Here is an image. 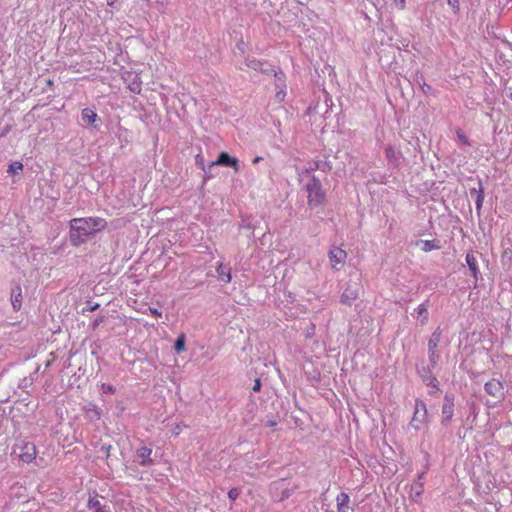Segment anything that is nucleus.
Returning <instances> with one entry per match:
<instances>
[{
    "label": "nucleus",
    "mask_w": 512,
    "mask_h": 512,
    "mask_svg": "<svg viewBox=\"0 0 512 512\" xmlns=\"http://www.w3.org/2000/svg\"><path fill=\"white\" fill-rule=\"evenodd\" d=\"M415 311L418 318L422 319V324H425L428 321V305L426 303H421L418 305Z\"/></svg>",
    "instance_id": "nucleus-19"
},
{
    "label": "nucleus",
    "mask_w": 512,
    "mask_h": 512,
    "mask_svg": "<svg viewBox=\"0 0 512 512\" xmlns=\"http://www.w3.org/2000/svg\"><path fill=\"white\" fill-rule=\"evenodd\" d=\"M260 388H261V383H260V380H259V379H257V380L255 381L254 386H253V391L258 392V391H260Z\"/></svg>",
    "instance_id": "nucleus-33"
},
{
    "label": "nucleus",
    "mask_w": 512,
    "mask_h": 512,
    "mask_svg": "<svg viewBox=\"0 0 512 512\" xmlns=\"http://www.w3.org/2000/svg\"><path fill=\"white\" fill-rule=\"evenodd\" d=\"M484 389L487 394L496 399V402L492 406L496 403H500L505 398L504 384L498 379L493 378L487 381L484 385Z\"/></svg>",
    "instance_id": "nucleus-4"
},
{
    "label": "nucleus",
    "mask_w": 512,
    "mask_h": 512,
    "mask_svg": "<svg viewBox=\"0 0 512 512\" xmlns=\"http://www.w3.org/2000/svg\"><path fill=\"white\" fill-rule=\"evenodd\" d=\"M216 272L218 274V277L221 281L225 282V283H230L231 282V279H232V276H231V271L230 269L226 268L223 263H219L217 268H216Z\"/></svg>",
    "instance_id": "nucleus-16"
},
{
    "label": "nucleus",
    "mask_w": 512,
    "mask_h": 512,
    "mask_svg": "<svg viewBox=\"0 0 512 512\" xmlns=\"http://www.w3.org/2000/svg\"><path fill=\"white\" fill-rule=\"evenodd\" d=\"M148 311L150 312V314L156 318L158 317H161L162 316V312L159 311L158 309L156 308H153V307H149Z\"/></svg>",
    "instance_id": "nucleus-29"
},
{
    "label": "nucleus",
    "mask_w": 512,
    "mask_h": 512,
    "mask_svg": "<svg viewBox=\"0 0 512 512\" xmlns=\"http://www.w3.org/2000/svg\"><path fill=\"white\" fill-rule=\"evenodd\" d=\"M412 490L415 491L416 496H421L423 492L422 484H418L412 487Z\"/></svg>",
    "instance_id": "nucleus-32"
},
{
    "label": "nucleus",
    "mask_w": 512,
    "mask_h": 512,
    "mask_svg": "<svg viewBox=\"0 0 512 512\" xmlns=\"http://www.w3.org/2000/svg\"><path fill=\"white\" fill-rule=\"evenodd\" d=\"M422 244H423L422 250L425 251V252H429V251H432L434 249H439L440 248V246L435 244V241H433V240L423 241Z\"/></svg>",
    "instance_id": "nucleus-23"
},
{
    "label": "nucleus",
    "mask_w": 512,
    "mask_h": 512,
    "mask_svg": "<svg viewBox=\"0 0 512 512\" xmlns=\"http://www.w3.org/2000/svg\"><path fill=\"white\" fill-rule=\"evenodd\" d=\"M246 65L247 67L252 68L254 70H259L262 67V63L257 59L247 61Z\"/></svg>",
    "instance_id": "nucleus-25"
},
{
    "label": "nucleus",
    "mask_w": 512,
    "mask_h": 512,
    "mask_svg": "<svg viewBox=\"0 0 512 512\" xmlns=\"http://www.w3.org/2000/svg\"><path fill=\"white\" fill-rule=\"evenodd\" d=\"M151 454H152V449L148 448L146 446H143V447H140L139 449H137V455L139 458H141L140 464L143 466L152 463V460L150 458Z\"/></svg>",
    "instance_id": "nucleus-15"
},
{
    "label": "nucleus",
    "mask_w": 512,
    "mask_h": 512,
    "mask_svg": "<svg viewBox=\"0 0 512 512\" xmlns=\"http://www.w3.org/2000/svg\"><path fill=\"white\" fill-rule=\"evenodd\" d=\"M510 98L512 99V92L510 93Z\"/></svg>",
    "instance_id": "nucleus-41"
},
{
    "label": "nucleus",
    "mask_w": 512,
    "mask_h": 512,
    "mask_svg": "<svg viewBox=\"0 0 512 512\" xmlns=\"http://www.w3.org/2000/svg\"><path fill=\"white\" fill-rule=\"evenodd\" d=\"M441 341V330L437 328L431 335L428 341V352H429V361L432 367H435L439 361V353L437 351L438 345Z\"/></svg>",
    "instance_id": "nucleus-5"
},
{
    "label": "nucleus",
    "mask_w": 512,
    "mask_h": 512,
    "mask_svg": "<svg viewBox=\"0 0 512 512\" xmlns=\"http://www.w3.org/2000/svg\"><path fill=\"white\" fill-rule=\"evenodd\" d=\"M187 426L185 424H176L173 429H172V435L174 437H177L181 434V432L183 431L184 428H186Z\"/></svg>",
    "instance_id": "nucleus-26"
},
{
    "label": "nucleus",
    "mask_w": 512,
    "mask_h": 512,
    "mask_svg": "<svg viewBox=\"0 0 512 512\" xmlns=\"http://www.w3.org/2000/svg\"><path fill=\"white\" fill-rule=\"evenodd\" d=\"M210 166H229L232 167L235 172H238L240 169L238 159L231 157L227 152H221L217 160L212 162Z\"/></svg>",
    "instance_id": "nucleus-9"
},
{
    "label": "nucleus",
    "mask_w": 512,
    "mask_h": 512,
    "mask_svg": "<svg viewBox=\"0 0 512 512\" xmlns=\"http://www.w3.org/2000/svg\"><path fill=\"white\" fill-rule=\"evenodd\" d=\"M132 91L137 92V93H140V88L138 87V89H137V90H136V89H134V88H132Z\"/></svg>",
    "instance_id": "nucleus-38"
},
{
    "label": "nucleus",
    "mask_w": 512,
    "mask_h": 512,
    "mask_svg": "<svg viewBox=\"0 0 512 512\" xmlns=\"http://www.w3.org/2000/svg\"><path fill=\"white\" fill-rule=\"evenodd\" d=\"M107 226V221L101 217L74 218L70 221V242L73 246H79L89 236L105 230Z\"/></svg>",
    "instance_id": "nucleus-1"
},
{
    "label": "nucleus",
    "mask_w": 512,
    "mask_h": 512,
    "mask_svg": "<svg viewBox=\"0 0 512 512\" xmlns=\"http://www.w3.org/2000/svg\"><path fill=\"white\" fill-rule=\"evenodd\" d=\"M102 389L105 393L113 394L115 392V388L112 385H102Z\"/></svg>",
    "instance_id": "nucleus-31"
},
{
    "label": "nucleus",
    "mask_w": 512,
    "mask_h": 512,
    "mask_svg": "<svg viewBox=\"0 0 512 512\" xmlns=\"http://www.w3.org/2000/svg\"><path fill=\"white\" fill-rule=\"evenodd\" d=\"M240 495V490L238 488H231L228 492V497L230 500L235 501Z\"/></svg>",
    "instance_id": "nucleus-28"
},
{
    "label": "nucleus",
    "mask_w": 512,
    "mask_h": 512,
    "mask_svg": "<svg viewBox=\"0 0 512 512\" xmlns=\"http://www.w3.org/2000/svg\"><path fill=\"white\" fill-rule=\"evenodd\" d=\"M385 156L393 164L398 162V151L391 145L385 147Z\"/></svg>",
    "instance_id": "nucleus-18"
},
{
    "label": "nucleus",
    "mask_w": 512,
    "mask_h": 512,
    "mask_svg": "<svg viewBox=\"0 0 512 512\" xmlns=\"http://www.w3.org/2000/svg\"><path fill=\"white\" fill-rule=\"evenodd\" d=\"M454 407V396L450 394H445L444 402L441 409V422L443 425H447L451 422L454 415Z\"/></svg>",
    "instance_id": "nucleus-7"
},
{
    "label": "nucleus",
    "mask_w": 512,
    "mask_h": 512,
    "mask_svg": "<svg viewBox=\"0 0 512 512\" xmlns=\"http://www.w3.org/2000/svg\"><path fill=\"white\" fill-rule=\"evenodd\" d=\"M11 303L14 310L19 311L22 306V290L20 286H16L11 293Z\"/></svg>",
    "instance_id": "nucleus-14"
},
{
    "label": "nucleus",
    "mask_w": 512,
    "mask_h": 512,
    "mask_svg": "<svg viewBox=\"0 0 512 512\" xmlns=\"http://www.w3.org/2000/svg\"><path fill=\"white\" fill-rule=\"evenodd\" d=\"M336 501L338 512H344V508L348 507L350 497L347 493L341 492L340 494L337 495Z\"/></svg>",
    "instance_id": "nucleus-17"
},
{
    "label": "nucleus",
    "mask_w": 512,
    "mask_h": 512,
    "mask_svg": "<svg viewBox=\"0 0 512 512\" xmlns=\"http://www.w3.org/2000/svg\"><path fill=\"white\" fill-rule=\"evenodd\" d=\"M20 453L18 454L19 460L24 463H31L37 457L36 446L31 442H24L20 447Z\"/></svg>",
    "instance_id": "nucleus-8"
},
{
    "label": "nucleus",
    "mask_w": 512,
    "mask_h": 512,
    "mask_svg": "<svg viewBox=\"0 0 512 512\" xmlns=\"http://www.w3.org/2000/svg\"><path fill=\"white\" fill-rule=\"evenodd\" d=\"M473 192H476V190L475 189L471 190V193H473ZM483 200H484V189H483L482 185L480 184V188L477 191V198H476V208H477V210L481 209L482 204H483Z\"/></svg>",
    "instance_id": "nucleus-21"
},
{
    "label": "nucleus",
    "mask_w": 512,
    "mask_h": 512,
    "mask_svg": "<svg viewBox=\"0 0 512 512\" xmlns=\"http://www.w3.org/2000/svg\"><path fill=\"white\" fill-rule=\"evenodd\" d=\"M97 307H98V304H96L95 306H93V307L91 308V310H95Z\"/></svg>",
    "instance_id": "nucleus-39"
},
{
    "label": "nucleus",
    "mask_w": 512,
    "mask_h": 512,
    "mask_svg": "<svg viewBox=\"0 0 512 512\" xmlns=\"http://www.w3.org/2000/svg\"><path fill=\"white\" fill-rule=\"evenodd\" d=\"M100 496L97 492H93L92 495H90L87 507L90 510H94V512H107V509L104 505L100 502Z\"/></svg>",
    "instance_id": "nucleus-10"
},
{
    "label": "nucleus",
    "mask_w": 512,
    "mask_h": 512,
    "mask_svg": "<svg viewBox=\"0 0 512 512\" xmlns=\"http://www.w3.org/2000/svg\"><path fill=\"white\" fill-rule=\"evenodd\" d=\"M328 257H329L332 269L340 270L345 264V261L347 258V253L345 250H343L340 247H333L329 251Z\"/></svg>",
    "instance_id": "nucleus-6"
},
{
    "label": "nucleus",
    "mask_w": 512,
    "mask_h": 512,
    "mask_svg": "<svg viewBox=\"0 0 512 512\" xmlns=\"http://www.w3.org/2000/svg\"><path fill=\"white\" fill-rule=\"evenodd\" d=\"M117 0H106L108 6H114Z\"/></svg>",
    "instance_id": "nucleus-36"
},
{
    "label": "nucleus",
    "mask_w": 512,
    "mask_h": 512,
    "mask_svg": "<svg viewBox=\"0 0 512 512\" xmlns=\"http://www.w3.org/2000/svg\"><path fill=\"white\" fill-rule=\"evenodd\" d=\"M282 81L281 83V87H280V90L277 91L276 93V98L279 100V101H283L284 100V97L286 95L285 93V84H284V80L280 79Z\"/></svg>",
    "instance_id": "nucleus-27"
},
{
    "label": "nucleus",
    "mask_w": 512,
    "mask_h": 512,
    "mask_svg": "<svg viewBox=\"0 0 512 512\" xmlns=\"http://www.w3.org/2000/svg\"><path fill=\"white\" fill-rule=\"evenodd\" d=\"M394 1L399 6L400 9H404L405 8L406 0H394Z\"/></svg>",
    "instance_id": "nucleus-34"
},
{
    "label": "nucleus",
    "mask_w": 512,
    "mask_h": 512,
    "mask_svg": "<svg viewBox=\"0 0 512 512\" xmlns=\"http://www.w3.org/2000/svg\"><path fill=\"white\" fill-rule=\"evenodd\" d=\"M429 422L426 404L420 400L415 401V410L411 420V425L414 429L420 430L424 425Z\"/></svg>",
    "instance_id": "nucleus-3"
},
{
    "label": "nucleus",
    "mask_w": 512,
    "mask_h": 512,
    "mask_svg": "<svg viewBox=\"0 0 512 512\" xmlns=\"http://www.w3.org/2000/svg\"><path fill=\"white\" fill-rule=\"evenodd\" d=\"M276 425L275 422H270V426L274 427Z\"/></svg>",
    "instance_id": "nucleus-40"
},
{
    "label": "nucleus",
    "mask_w": 512,
    "mask_h": 512,
    "mask_svg": "<svg viewBox=\"0 0 512 512\" xmlns=\"http://www.w3.org/2000/svg\"><path fill=\"white\" fill-rule=\"evenodd\" d=\"M174 349L178 353L183 352L185 350V335L184 334H180L177 337V339L175 341Z\"/></svg>",
    "instance_id": "nucleus-20"
},
{
    "label": "nucleus",
    "mask_w": 512,
    "mask_h": 512,
    "mask_svg": "<svg viewBox=\"0 0 512 512\" xmlns=\"http://www.w3.org/2000/svg\"><path fill=\"white\" fill-rule=\"evenodd\" d=\"M82 120L88 125L96 127L97 121H99L98 115L91 109L85 108L81 112Z\"/></svg>",
    "instance_id": "nucleus-13"
},
{
    "label": "nucleus",
    "mask_w": 512,
    "mask_h": 512,
    "mask_svg": "<svg viewBox=\"0 0 512 512\" xmlns=\"http://www.w3.org/2000/svg\"><path fill=\"white\" fill-rule=\"evenodd\" d=\"M110 448H111V446H110V445H108V446H103V447H102V449H104V450H105L107 457L109 456Z\"/></svg>",
    "instance_id": "nucleus-35"
},
{
    "label": "nucleus",
    "mask_w": 512,
    "mask_h": 512,
    "mask_svg": "<svg viewBox=\"0 0 512 512\" xmlns=\"http://www.w3.org/2000/svg\"><path fill=\"white\" fill-rule=\"evenodd\" d=\"M466 263L471 271L472 276L475 280H478L480 271L477 265V260L472 252L466 254Z\"/></svg>",
    "instance_id": "nucleus-12"
},
{
    "label": "nucleus",
    "mask_w": 512,
    "mask_h": 512,
    "mask_svg": "<svg viewBox=\"0 0 512 512\" xmlns=\"http://www.w3.org/2000/svg\"><path fill=\"white\" fill-rule=\"evenodd\" d=\"M457 135H458L459 140H460L463 144L470 145V143L468 142L467 137L464 135V133H463V132L458 131V132H457Z\"/></svg>",
    "instance_id": "nucleus-30"
},
{
    "label": "nucleus",
    "mask_w": 512,
    "mask_h": 512,
    "mask_svg": "<svg viewBox=\"0 0 512 512\" xmlns=\"http://www.w3.org/2000/svg\"><path fill=\"white\" fill-rule=\"evenodd\" d=\"M261 160H262V157L257 156V157H255V158L253 159V163H258V162H260Z\"/></svg>",
    "instance_id": "nucleus-37"
},
{
    "label": "nucleus",
    "mask_w": 512,
    "mask_h": 512,
    "mask_svg": "<svg viewBox=\"0 0 512 512\" xmlns=\"http://www.w3.org/2000/svg\"><path fill=\"white\" fill-rule=\"evenodd\" d=\"M304 188L307 195V204L310 209L324 207L327 204L326 190L317 177L312 176L305 184Z\"/></svg>",
    "instance_id": "nucleus-2"
},
{
    "label": "nucleus",
    "mask_w": 512,
    "mask_h": 512,
    "mask_svg": "<svg viewBox=\"0 0 512 512\" xmlns=\"http://www.w3.org/2000/svg\"><path fill=\"white\" fill-rule=\"evenodd\" d=\"M424 381H425V383H426V385H427L428 387H432V388H434L436 391H438V390H439V382H438V380H437V378H436V377H434V376H429V377H427L426 379H424Z\"/></svg>",
    "instance_id": "nucleus-24"
},
{
    "label": "nucleus",
    "mask_w": 512,
    "mask_h": 512,
    "mask_svg": "<svg viewBox=\"0 0 512 512\" xmlns=\"http://www.w3.org/2000/svg\"><path fill=\"white\" fill-rule=\"evenodd\" d=\"M358 290L351 286H348L341 295V303L345 305H351L358 298Z\"/></svg>",
    "instance_id": "nucleus-11"
},
{
    "label": "nucleus",
    "mask_w": 512,
    "mask_h": 512,
    "mask_svg": "<svg viewBox=\"0 0 512 512\" xmlns=\"http://www.w3.org/2000/svg\"><path fill=\"white\" fill-rule=\"evenodd\" d=\"M23 164L19 161L12 162L8 167L9 174H17L19 171H22Z\"/></svg>",
    "instance_id": "nucleus-22"
}]
</instances>
